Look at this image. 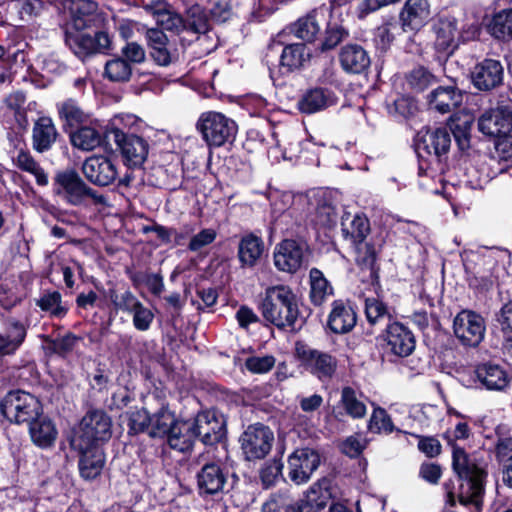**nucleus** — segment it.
<instances>
[{
	"label": "nucleus",
	"instance_id": "nucleus-1",
	"mask_svg": "<svg viewBox=\"0 0 512 512\" xmlns=\"http://www.w3.org/2000/svg\"><path fill=\"white\" fill-rule=\"evenodd\" d=\"M452 466L460 480L459 502L463 505L472 504L479 509L484 495L486 471L473 463L459 447L453 448Z\"/></svg>",
	"mask_w": 512,
	"mask_h": 512
},
{
	"label": "nucleus",
	"instance_id": "nucleus-2",
	"mask_svg": "<svg viewBox=\"0 0 512 512\" xmlns=\"http://www.w3.org/2000/svg\"><path fill=\"white\" fill-rule=\"evenodd\" d=\"M261 310L263 317L279 328L293 327L299 314L294 293L284 285L266 289Z\"/></svg>",
	"mask_w": 512,
	"mask_h": 512
},
{
	"label": "nucleus",
	"instance_id": "nucleus-3",
	"mask_svg": "<svg viewBox=\"0 0 512 512\" xmlns=\"http://www.w3.org/2000/svg\"><path fill=\"white\" fill-rule=\"evenodd\" d=\"M111 418L102 410H92L85 414L71 441L74 449L99 446L112 435Z\"/></svg>",
	"mask_w": 512,
	"mask_h": 512
},
{
	"label": "nucleus",
	"instance_id": "nucleus-4",
	"mask_svg": "<svg viewBox=\"0 0 512 512\" xmlns=\"http://www.w3.org/2000/svg\"><path fill=\"white\" fill-rule=\"evenodd\" d=\"M197 129L210 147H220L232 142L237 134L236 122L226 115L208 111L200 115Z\"/></svg>",
	"mask_w": 512,
	"mask_h": 512
},
{
	"label": "nucleus",
	"instance_id": "nucleus-5",
	"mask_svg": "<svg viewBox=\"0 0 512 512\" xmlns=\"http://www.w3.org/2000/svg\"><path fill=\"white\" fill-rule=\"evenodd\" d=\"M0 407L4 417L17 424L29 423L42 413L40 401L34 395L22 390L8 392L2 399Z\"/></svg>",
	"mask_w": 512,
	"mask_h": 512
},
{
	"label": "nucleus",
	"instance_id": "nucleus-6",
	"mask_svg": "<svg viewBox=\"0 0 512 512\" xmlns=\"http://www.w3.org/2000/svg\"><path fill=\"white\" fill-rule=\"evenodd\" d=\"M453 333L462 346L476 348L484 340L486 322L480 314L462 310L454 317Z\"/></svg>",
	"mask_w": 512,
	"mask_h": 512
},
{
	"label": "nucleus",
	"instance_id": "nucleus-7",
	"mask_svg": "<svg viewBox=\"0 0 512 512\" xmlns=\"http://www.w3.org/2000/svg\"><path fill=\"white\" fill-rule=\"evenodd\" d=\"M55 6L65 18L67 29L81 31L96 20L98 5L93 0H55Z\"/></svg>",
	"mask_w": 512,
	"mask_h": 512
},
{
	"label": "nucleus",
	"instance_id": "nucleus-8",
	"mask_svg": "<svg viewBox=\"0 0 512 512\" xmlns=\"http://www.w3.org/2000/svg\"><path fill=\"white\" fill-rule=\"evenodd\" d=\"M56 182L59 185L57 191L66 202L71 205H81L86 198H92L96 203H105V197L97 194L75 171H64L57 175Z\"/></svg>",
	"mask_w": 512,
	"mask_h": 512
},
{
	"label": "nucleus",
	"instance_id": "nucleus-9",
	"mask_svg": "<svg viewBox=\"0 0 512 512\" xmlns=\"http://www.w3.org/2000/svg\"><path fill=\"white\" fill-rule=\"evenodd\" d=\"M273 441L274 434L271 429L260 423L248 426L240 438L247 460L264 458L270 452Z\"/></svg>",
	"mask_w": 512,
	"mask_h": 512
},
{
	"label": "nucleus",
	"instance_id": "nucleus-10",
	"mask_svg": "<svg viewBox=\"0 0 512 512\" xmlns=\"http://www.w3.org/2000/svg\"><path fill=\"white\" fill-rule=\"evenodd\" d=\"M85 178L94 185L105 187L118 178L117 161L106 155H92L82 164Z\"/></svg>",
	"mask_w": 512,
	"mask_h": 512
},
{
	"label": "nucleus",
	"instance_id": "nucleus-11",
	"mask_svg": "<svg viewBox=\"0 0 512 512\" xmlns=\"http://www.w3.org/2000/svg\"><path fill=\"white\" fill-rule=\"evenodd\" d=\"M307 246L292 239H285L275 246L273 259L275 267L287 273L297 272L304 264Z\"/></svg>",
	"mask_w": 512,
	"mask_h": 512
},
{
	"label": "nucleus",
	"instance_id": "nucleus-12",
	"mask_svg": "<svg viewBox=\"0 0 512 512\" xmlns=\"http://www.w3.org/2000/svg\"><path fill=\"white\" fill-rule=\"evenodd\" d=\"M479 30L477 22H472L467 31L460 33L458 29V20L454 16H445L439 19L436 26V46L438 49L446 51L454 49L458 45L460 38L468 40L474 38Z\"/></svg>",
	"mask_w": 512,
	"mask_h": 512
},
{
	"label": "nucleus",
	"instance_id": "nucleus-13",
	"mask_svg": "<svg viewBox=\"0 0 512 512\" xmlns=\"http://www.w3.org/2000/svg\"><path fill=\"white\" fill-rule=\"evenodd\" d=\"M320 464L319 453L312 448L295 450L288 458V477L295 484L306 483Z\"/></svg>",
	"mask_w": 512,
	"mask_h": 512
},
{
	"label": "nucleus",
	"instance_id": "nucleus-14",
	"mask_svg": "<svg viewBox=\"0 0 512 512\" xmlns=\"http://www.w3.org/2000/svg\"><path fill=\"white\" fill-rule=\"evenodd\" d=\"M296 355L305 368L319 379L331 378L335 372L337 362L329 354L314 350L308 346L297 343Z\"/></svg>",
	"mask_w": 512,
	"mask_h": 512
},
{
	"label": "nucleus",
	"instance_id": "nucleus-15",
	"mask_svg": "<svg viewBox=\"0 0 512 512\" xmlns=\"http://www.w3.org/2000/svg\"><path fill=\"white\" fill-rule=\"evenodd\" d=\"M479 131L489 137H506L512 131V112L508 107H496L478 119Z\"/></svg>",
	"mask_w": 512,
	"mask_h": 512
},
{
	"label": "nucleus",
	"instance_id": "nucleus-16",
	"mask_svg": "<svg viewBox=\"0 0 512 512\" xmlns=\"http://www.w3.org/2000/svg\"><path fill=\"white\" fill-rule=\"evenodd\" d=\"M191 422L196 432V439L200 438L206 445L219 442L225 434L224 420L214 411L198 413L194 419H191Z\"/></svg>",
	"mask_w": 512,
	"mask_h": 512
},
{
	"label": "nucleus",
	"instance_id": "nucleus-17",
	"mask_svg": "<svg viewBox=\"0 0 512 512\" xmlns=\"http://www.w3.org/2000/svg\"><path fill=\"white\" fill-rule=\"evenodd\" d=\"M431 10L428 0H406L400 13L399 21L404 32H417L424 27Z\"/></svg>",
	"mask_w": 512,
	"mask_h": 512
},
{
	"label": "nucleus",
	"instance_id": "nucleus-18",
	"mask_svg": "<svg viewBox=\"0 0 512 512\" xmlns=\"http://www.w3.org/2000/svg\"><path fill=\"white\" fill-rule=\"evenodd\" d=\"M471 79L476 89L490 91L502 83L503 66L498 60L484 59L474 66Z\"/></svg>",
	"mask_w": 512,
	"mask_h": 512
},
{
	"label": "nucleus",
	"instance_id": "nucleus-19",
	"mask_svg": "<svg viewBox=\"0 0 512 512\" xmlns=\"http://www.w3.org/2000/svg\"><path fill=\"white\" fill-rule=\"evenodd\" d=\"M115 142L121 150L124 162L129 167L141 166L148 155V143L136 135H126L117 130Z\"/></svg>",
	"mask_w": 512,
	"mask_h": 512
},
{
	"label": "nucleus",
	"instance_id": "nucleus-20",
	"mask_svg": "<svg viewBox=\"0 0 512 512\" xmlns=\"http://www.w3.org/2000/svg\"><path fill=\"white\" fill-rule=\"evenodd\" d=\"M197 488L201 496L218 495L224 491L227 473L216 463L205 464L196 475Z\"/></svg>",
	"mask_w": 512,
	"mask_h": 512
},
{
	"label": "nucleus",
	"instance_id": "nucleus-21",
	"mask_svg": "<svg viewBox=\"0 0 512 512\" xmlns=\"http://www.w3.org/2000/svg\"><path fill=\"white\" fill-rule=\"evenodd\" d=\"M386 342L388 349L399 357H407L415 349L413 333L399 322H393L387 326Z\"/></svg>",
	"mask_w": 512,
	"mask_h": 512
},
{
	"label": "nucleus",
	"instance_id": "nucleus-22",
	"mask_svg": "<svg viewBox=\"0 0 512 512\" xmlns=\"http://www.w3.org/2000/svg\"><path fill=\"white\" fill-rule=\"evenodd\" d=\"M337 103V97L331 90L313 88L302 95L297 103L300 112L312 114L327 109Z\"/></svg>",
	"mask_w": 512,
	"mask_h": 512
},
{
	"label": "nucleus",
	"instance_id": "nucleus-23",
	"mask_svg": "<svg viewBox=\"0 0 512 512\" xmlns=\"http://www.w3.org/2000/svg\"><path fill=\"white\" fill-rule=\"evenodd\" d=\"M463 93L454 86H440L429 95V105L442 114L449 113L463 102Z\"/></svg>",
	"mask_w": 512,
	"mask_h": 512
},
{
	"label": "nucleus",
	"instance_id": "nucleus-24",
	"mask_svg": "<svg viewBox=\"0 0 512 512\" xmlns=\"http://www.w3.org/2000/svg\"><path fill=\"white\" fill-rule=\"evenodd\" d=\"M80 454L79 471L86 480H91L100 475L105 457L100 446H91L84 449H76Z\"/></svg>",
	"mask_w": 512,
	"mask_h": 512
},
{
	"label": "nucleus",
	"instance_id": "nucleus-25",
	"mask_svg": "<svg viewBox=\"0 0 512 512\" xmlns=\"http://www.w3.org/2000/svg\"><path fill=\"white\" fill-rule=\"evenodd\" d=\"M332 499V493L326 480L313 484L306 492L299 506V512H320Z\"/></svg>",
	"mask_w": 512,
	"mask_h": 512
},
{
	"label": "nucleus",
	"instance_id": "nucleus-26",
	"mask_svg": "<svg viewBox=\"0 0 512 512\" xmlns=\"http://www.w3.org/2000/svg\"><path fill=\"white\" fill-rule=\"evenodd\" d=\"M357 316L353 308L341 301L333 303L332 310L328 318V326L338 334L347 333L355 326Z\"/></svg>",
	"mask_w": 512,
	"mask_h": 512
},
{
	"label": "nucleus",
	"instance_id": "nucleus-27",
	"mask_svg": "<svg viewBox=\"0 0 512 512\" xmlns=\"http://www.w3.org/2000/svg\"><path fill=\"white\" fill-rule=\"evenodd\" d=\"M196 440L191 419L179 420L171 432L167 435L169 446L180 452H188L192 449Z\"/></svg>",
	"mask_w": 512,
	"mask_h": 512
},
{
	"label": "nucleus",
	"instance_id": "nucleus-28",
	"mask_svg": "<svg viewBox=\"0 0 512 512\" xmlns=\"http://www.w3.org/2000/svg\"><path fill=\"white\" fill-rule=\"evenodd\" d=\"M58 133L51 118L41 117L33 126V148L40 153L48 151L57 139Z\"/></svg>",
	"mask_w": 512,
	"mask_h": 512
},
{
	"label": "nucleus",
	"instance_id": "nucleus-29",
	"mask_svg": "<svg viewBox=\"0 0 512 512\" xmlns=\"http://www.w3.org/2000/svg\"><path fill=\"white\" fill-rule=\"evenodd\" d=\"M264 251V242L254 234L241 238L238 245V258L242 267L252 268L260 260Z\"/></svg>",
	"mask_w": 512,
	"mask_h": 512
},
{
	"label": "nucleus",
	"instance_id": "nucleus-30",
	"mask_svg": "<svg viewBox=\"0 0 512 512\" xmlns=\"http://www.w3.org/2000/svg\"><path fill=\"white\" fill-rule=\"evenodd\" d=\"M340 63L345 71L358 74L369 66L370 58L361 46L350 44L342 48Z\"/></svg>",
	"mask_w": 512,
	"mask_h": 512
},
{
	"label": "nucleus",
	"instance_id": "nucleus-31",
	"mask_svg": "<svg viewBox=\"0 0 512 512\" xmlns=\"http://www.w3.org/2000/svg\"><path fill=\"white\" fill-rule=\"evenodd\" d=\"M475 373L478 381L488 390L501 391L509 383L507 372L499 365L484 364Z\"/></svg>",
	"mask_w": 512,
	"mask_h": 512
},
{
	"label": "nucleus",
	"instance_id": "nucleus-32",
	"mask_svg": "<svg viewBox=\"0 0 512 512\" xmlns=\"http://www.w3.org/2000/svg\"><path fill=\"white\" fill-rule=\"evenodd\" d=\"M29 432L32 441L39 447L51 446L57 437V430L53 422L42 413L29 422Z\"/></svg>",
	"mask_w": 512,
	"mask_h": 512
},
{
	"label": "nucleus",
	"instance_id": "nucleus-33",
	"mask_svg": "<svg viewBox=\"0 0 512 512\" xmlns=\"http://www.w3.org/2000/svg\"><path fill=\"white\" fill-rule=\"evenodd\" d=\"M451 145V137L447 129L439 128L428 132L418 144L417 150L425 151L427 154H434L437 158L448 152Z\"/></svg>",
	"mask_w": 512,
	"mask_h": 512
},
{
	"label": "nucleus",
	"instance_id": "nucleus-34",
	"mask_svg": "<svg viewBox=\"0 0 512 512\" xmlns=\"http://www.w3.org/2000/svg\"><path fill=\"white\" fill-rule=\"evenodd\" d=\"M320 20H323V13L313 10L293 23L291 32L299 39L312 42L321 30Z\"/></svg>",
	"mask_w": 512,
	"mask_h": 512
},
{
	"label": "nucleus",
	"instance_id": "nucleus-35",
	"mask_svg": "<svg viewBox=\"0 0 512 512\" xmlns=\"http://www.w3.org/2000/svg\"><path fill=\"white\" fill-rule=\"evenodd\" d=\"M73 147L82 151H92L102 142L101 133L91 126H82L70 134Z\"/></svg>",
	"mask_w": 512,
	"mask_h": 512
},
{
	"label": "nucleus",
	"instance_id": "nucleus-36",
	"mask_svg": "<svg viewBox=\"0 0 512 512\" xmlns=\"http://www.w3.org/2000/svg\"><path fill=\"white\" fill-rule=\"evenodd\" d=\"M179 420L167 406H162L151 415L150 434L154 437L167 436Z\"/></svg>",
	"mask_w": 512,
	"mask_h": 512
},
{
	"label": "nucleus",
	"instance_id": "nucleus-37",
	"mask_svg": "<svg viewBox=\"0 0 512 512\" xmlns=\"http://www.w3.org/2000/svg\"><path fill=\"white\" fill-rule=\"evenodd\" d=\"M187 29L202 36L198 37L199 41H204L210 30V21L206 9L200 5H193L187 13Z\"/></svg>",
	"mask_w": 512,
	"mask_h": 512
},
{
	"label": "nucleus",
	"instance_id": "nucleus-38",
	"mask_svg": "<svg viewBox=\"0 0 512 512\" xmlns=\"http://www.w3.org/2000/svg\"><path fill=\"white\" fill-rule=\"evenodd\" d=\"M341 404L345 412L354 419H361L367 413V407L361 400V396L351 387L342 389Z\"/></svg>",
	"mask_w": 512,
	"mask_h": 512
},
{
	"label": "nucleus",
	"instance_id": "nucleus-39",
	"mask_svg": "<svg viewBox=\"0 0 512 512\" xmlns=\"http://www.w3.org/2000/svg\"><path fill=\"white\" fill-rule=\"evenodd\" d=\"M309 52L304 44H291L286 46L281 54V65L288 70L298 69L309 59Z\"/></svg>",
	"mask_w": 512,
	"mask_h": 512
},
{
	"label": "nucleus",
	"instance_id": "nucleus-40",
	"mask_svg": "<svg viewBox=\"0 0 512 512\" xmlns=\"http://www.w3.org/2000/svg\"><path fill=\"white\" fill-rule=\"evenodd\" d=\"M25 336V327L19 322L12 323L7 335H0V355L14 353L24 341Z\"/></svg>",
	"mask_w": 512,
	"mask_h": 512
},
{
	"label": "nucleus",
	"instance_id": "nucleus-41",
	"mask_svg": "<svg viewBox=\"0 0 512 512\" xmlns=\"http://www.w3.org/2000/svg\"><path fill=\"white\" fill-rule=\"evenodd\" d=\"M310 298L315 305H321L327 297L332 294V287L329 285L323 273L317 268L310 270Z\"/></svg>",
	"mask_w": 512,
	"mask_h": 512
},
{
	"label": "nucleus",
	"instance_id": "nucleus-42",
	"mask_svg": "<svg viewBox=\"0 0 512 512\" xmlns=\"http://www.w3.org/2000/svg\"><path fill=\"white\" fill-rule=\"evenodd\" d=\"M66 44L79 58H85L94 53V42L92 36L85 33H73L66 31Z\"/></svg>",
	"mask_w": 512,
	"mask_h": 512
},
{
	"label": "nucleus",
	"instance_id": "nucleus-43",
	"mask_svg": "<svg viewBox=\"0 0 512 512\" xmlns=\"http://www.w3.org/2000/svg\"><path fill=\"white\" fill-rule=\"evenodd\" d=\"M342 222V230L354 243H362L370 231L368 219L364 215H355L349 223Z\"/></svg>",
	"mask_w": 512,
	"mask_h": 512
},
{
	"label": "nucleus",
	"instance_id": "nucleus-44",
	"mask_svg": "<svg viewBox=\"0 0 512 512\" xmlns=\"http://www.w3.org/2000/svg\"><path fill=\"white\" fill-rule=\"evenodd\" d=\"M16 165L23 171L32 174L40 186L48 185V175L34 158L25 151H20L16 157Z\"/></svg>",
	"mask_w": 512,
	"mask_h": 512
},
{
	"label": "nucleus",
	"instance_id": "nucleus-45",
	"mask_svg": "<svg viewBox=\"0 0 512 512\" xmlns=\"http://www.w3.org/2000/svg\"><path fill=\"white\" fill-rule=\"evenodd\" d=\"M489 30L495 38L512 39V10L497 13L489 25Z\"/></svg>",
	"mask_w": 512,
	"mask_h": 512
},
{
	"label": "nucleus",
	"instance_id": "nucleus-46",
	"mask_svg": "<svg viewBox=\"0 0 512 512\" xmlns=\"http://www.w3.org/2000/svg\"><path fill=\"white\" fill-rule=\"evenodd\" d=\"M368 430L377 434H391L395 426L387 411L380 406H375L368 421Z\"/></svg>",
	"mask_w": 512,
	"mask_h": 512
},
{
	"label": "nucleus",
	"instance_id": "nucleus-47",
	"mask_svg": "<svg viewBox=\"0 0 512 512\" xmlns=\"http://www.w3.org/2000/svg\"><path fill=\"white\" fill-rule=\"evenodd\" d=\"M406 82L412 90L421 92L435 82V76L425 67L418 66L406 75Z\"/></svg>",
	"mask_w": 512,
	"mask_h": 512
},
{
	"label": "nucleus",
	"instance_id": "nucleus-48",
	"mask_svg": "<svg viewBox=\"0 0 512 512\" xmlns=\"http://www.w3.org/2000/svg\"><path fill=\"white\" fill-rule=\"evenodd\" d=\"M109 299L114 305L115 309L131 314L141 302L138 298L130 291L125 290L122 293L116 290H109Z\"/></svg>",
	"mask_w": 512,
	"mask_h": 512
},
{
	"label": "nucleus",
	"instance_id": "nucleus-49",
	"mask_svg": "<svg viewBox=\"0 0 512 512\" xmlns=\"http://www.w3.org/2000/svg\"><path fill=\"white\" fill-rule=\"evenodd\" d=\"M365 314L370 324H377L390 319L387 306L377 298L365 299Z\"/></svg>",
	"mask_w": 512,
	"mask_h": 512
},
{
	"label": "nucleus",
	"instance_id": "nucleus-50",
	"mask_svg": "<svg viewBox=\"0 0 512 512\" xmlns=\"http://www.w3.org/2000/svg\"><path fill=\"white\" fill-rule=\"evenodd\" d=\"M127 425L131 433H140L150 429L151 415L144 409H134L126 414Z\"/></svg>",
	"mask_w": 512,
	"mask_h": 512
},
{
	"label": "nucleus",
	"instance_id": "nucleus-51",
	"mask_svg": "<svg viewBox=\"0 0 512 512\" xmlns=\"http://www.w3.org/2000/svg\"><path fill=\"white\" fill-rule=\"evenodd\" d=\"M105 73L112 81H127L131 76V67L127 61L117 58L106 63Z\"/></svg>",
	"mask_w": 512,
	"mask_h": 512
},
{
	"label": "nucleus",
	"instance_id": "nucleus-52",
	"mask_svg": "<svg viewBox=\"0 0 512 512\" xmlns=\"http://www.w3.org/2000/svg\"><path fill=\"white\" fill-rule=\"evenodd\" d=\"M60 118L69 126L77 125L84 121L85 114L73 100H67L58 105Z\"/></svg>",
	"mask_w": 512,
	"mask_h": 512
},
{
	"label": "nucleus",
	"instance_id": "nucleus-53",
	"mask_svg": "<svg viewBox=\"0 0 512 512\" xmlns=\"http://www.w3.org/2000/svg\"><path fill=\"white\" fill-rule=\"evenodd\" d=\"M38 305L55 317H63L66 314V308L61 304V294L57 291L44 294L38 300Z\"/></svg>",
	"mask_w": 512,
	"mask_h": 512
},
{
	"label": "nucleus",
	"instance_id": "nucleus-54",
	"mask_svg": "<svg viewBox=\"0 0 512 512\" xmlns=\"http://www.w3.org/2000/svg\"><path fill=\"white\" fill-rule=\"evenodd\" d=\"M157 23L166 30L179 32L186 27L180 14L165 7L156 15Z\"/></svg>",
	"mask_w": 512,
	"mask_h": 512
},
{
	"label": "nucleus",
	"instance_id": "nucleus-55",
	"mask_svg": "<svg viewBox=\"0 0 512 512\" xmlns=\"http://www.w3.org/2000/svg\"><path fill=\"white\" fill-rule=\"evenodd\" d=\"M217 233L212 228L202 229L192 236L188 244V249L192 252H198L215 241Z\"/></svg>",
	"mask_w": 512,
	"mask_h": 512
},
{
	"label": "nucleus",
	"instance_id": "nucleus-56",
	"mask_svg": "<svg viewBox=\"0 0 512 512\" xmlns=\"http://www.w3.org/2000/svg\"><path fill=\"white\" fill-rule=\"evenodd\" d=\"M133 325L139 331H147L154 319L153 312L142 303L131 313Z\"/></svg>",
	"mask_w": 512,
	"mask_h": 512
},
{
	"label": "nucleus",
	"instance_id": "nucleus-57",
	"mask_svg": "<svg viewBox=\"0 0 512 512\" xmlns=\"http://www.w3.org/2000/svg\"><path fill=\"white\" fill-rule=\"evenodd\" d=\"M338 219V213L330 204L318 206L315 213V223L322 227L334 226Z\"/></svg>",
	"mask_w": 512,
	"mask_h": 512
},
{
	"label": "nucleus",
	"instance_id": "nucleus-58",
	"mask_svg": "<svg viewBox=\"0 0 512 512\" xmlns=\"http://www.w3.org/2000/svg\"><path fill=\"white\" fill-rule=\"evenodd\" d=\"M366 439L361 435H352L342 443V451L349 457H357L366 447Z\"/></svg>",
	"mask_w": 512,
	"mask_h": 512
},
{
	"label": "nucleus",
	"instance_id": "nucleus-59",
	"mask_svg": "<svg viewBox=\"0 0 512 512\" xmlns=\"http://www.w3.org/2000/svg\"><path fill=\"white\" fill-rule=\"evenodd\" d=\"M116 29L119 35L124 39L128 40L135 36L136 33H143L144 26L140 23L130 19H120L116 22Z\"/></svg>",
	"mask_w": 512,
	"mask_h": 512
},
{
	"label": "nucleus",
	"instance_id": "nucleus-60",
	"mask_svg": "<svg viewBox=\"0 0 512 512\" xmlns=\"http://www.w3.org/2000/svg\"><path fill=\"white\" fill-rule=\"evenodd\" d=\"M291 501L284 495L271 496L262 506V512H290Z\"/></svg>",
	"mask_w": 512,
	"mask_h": 512
},
{
	"label": "nucleus",
	"instance_id": "nucleus-61",
	"mask_svg": "<svg viewBox=\"0 0 512 512\" xmlns=\"http://www.w3.org/2000/svg\"><path fill=\"white\" fill-rule=\"evenodd\" d=\"M496 321L504 337L512 335V300L503 305L497 314Z\"/></svg>",
	"mask_w": 512,
	"mask_h": 512
},
{
	"label": "nucleus",
	"instance_id": "nucleus-62",
	"mask_svg": "<svg viewBox=\"0 0 512 512\" xmlns=\"http://www.w3.org/2000/svg\"><path fill=\"white\" fill-rule=\"evenodd\" d=\"M274 364L273 356L251 357L246 361L247 369L254 373H266L273 368Z\"/></svg>",
	"mask_w": 512,
	"mask_h": 512
},
{
	"label": "nucleus",
	"instance_id": "nucleus-63",
	"mask_svg": "<svg viewBox=\"0 0 512 512\" xmlns=\"http://www.w3.org/2000/svg\"><path fill=\"white\" fill-rule=\"evenodd\" d=\"M211 18L216 22H226L232 17V8L227 1H217L209 9Z\"/></svg>",
	"mask_w": 512,
	"mask_h": 512
},
{
	"label": "nucleus",
	"instance_id": "nucleus-64",
	"mask_svg": "<svg viewBox=\"0 0 512 512\" xmlns=\"http://www.w3.org/2000/svg\"><path fill=\"white\" fill-rule=\"evenodd\" d=\"M150 54L160 66H168L176 59V55L169 48V43L152 48Z\"/></svg>",
	"mask_w": 512,
	"mask_h": 512
}]
</instances>
